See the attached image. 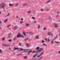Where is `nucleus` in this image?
Listing matches in <instances>:
<instances>
[{"label": "nucleus", "mask_w": 60, "mask_h": 60, "mask_svg": "<svg viewBox=\"0 0 60 60\" xmlns=\"http://www.w3.org/2000/svg\"><path fill=\"white\" fill-rule=\"evenodd\" d=\"M2 53V51L1 49H0V53Z\"/></svg>", "instance_id": "32"}, {"label": "nucleus", "mask_w": 60, "mask_h": 60, "mask_svg": "<svg viewBox=\"0 0 60 60\" xmlns=\"http://www.w3.org/2000/svg\"><path fill=\"white\" fill-rule=\"evenodd\" d=\"M22 33L23 35L24 36H26V33H25V32H23Z\"/></svg>", "instance_id": "12"}, {"label": "nucleus", "mask_w": 60, "mask_h": 60, "mask_svg": "<svg viewBox=\"0 0 60 60\" xmlns=\"http://www.w3.org/2000/svg\"><path fill=\"white\" fill-rule=\"evenodd\" d=\"M48 18L49 19H51V17H50V16H48Z\"/></svg>", "instance_id": "25"}, {"label": "nucleus", "mask_w": 60, "mask_h": 60, "mask_svg": "<svg viewBox=\"0 0 60 60\" xmlns=\"http://www.w3.org/2000/svg\"><path fill=\"white\" fill-rule=\"evenodd\" d=\"M42 57H40V58H39V59H38V60H41V59L42 58Z\"/></svg>", "instance_id": "22"}, {"label": "nucleus", "mask_w": 60, "mask_h": 60, "mask_svg": "<svg viewBox=\"0 0 60 60\" xmlns=\"http://www.w3.org/2000/svg\"><path fill=\"white\" fill-rule=\"evenodd\" d=\"M16 18H18V16H17V17H16Z\"/></svg>", "instance_id": "60"}, {"label": "nucleus", "mask_w": 60, "mask_h": 60, "mask_svg": "<svg viewBox=\"0 0 60 60\" xmlns=\"http://www.w3.org/2000/svg\"><path fill=\"white\" fill-rule=\"evenodd\" d=\"M31 11H28V12H27V13H28V14H29V13H31Z\"/></svg>", "instance_id": "24"}, {"label": "nucleus", "mask_w": 60, "mask_h": 60, "mask_svg": "<svg viewBox=\"0 0 60 60\" xmlns=\"http://www.w3.org/2000/svg\"><path fill=\"white\" fill-rule=\"evenodd\" d=\"M1 28V27L0 26V30H2V29L1 28Z\"/></svg>", "instance_id": "57"}, {"label": "nucleus", "mask_w": 60, "mask_h": 60, "mask_svg": "<svg viewBox=\"0 0 60 60\" xmlns=\"http://www.w3.org/2000/svg\"><path fill=\"white\" fill-rule=\"evenodd\" d=\"M25 25L26 27H28L29 26H30V24L27 22L26 23H25Z\"/></svg>", "instance_id": "3"}, {"label": "nucleus", "mask_w": 60, "mask_h": 60, "mask_svg": "<svg viewBox=\"0 0 60 60\" xmlns=\"http://www.w3.org/2000/svg\"><path fill=\"white\" fill-rule=\"evenodd\" d=\"M36 21H35L33 22V23H36Z\"/></svg>", "instance_id": "53"}, {"label": "nucleus", "mask_w": 60, "mask_h": 60, "mask_svg": "<svg viewBox=\"0 0 60 60\" xmlns=\"http://www.w3.org/2000/svg\"><path fill=\"white\" fill-rule=\"evenodd\" d=\"M3 45L4 46H5V47H9V45H7L6 44L5 45Z\"/></svg>", "instance_id": "11"}, {"label": "nucleus", "mask_w": 60, "mask_h": 60, "mask_svg": "<svg viewBox=\"0 0 60 60\" xmlns=\"http://www.w3.org/2000/svg\"><path fill=\"white\" fill-rule=\"evenodd\" d=\"M19 46H21V44L20 43L19 44Z\"/></svg>", "instance_id": "52"}, {"label": "nucleus", "mask_w": 60, "mask_h": 60, "mask_svg": "<svg viewBox=\"0 0 60 60\" xmlns=\"http://www.w3.org/2000/svg\"><path fill=\"white\" fill-rule=\"evenodd\" d=\"M38 28H40V26L39 25H38Z\"/></svg>", "instance_id": "38"}, {"label": "nucleus", "mask_w": 60, "mask_h": 60, "mask_svg": "<svg viewBox=\"0 0 60 60\" xmlns=\"http://www.w3.org/2000/svg\"><path fill=\"white\" fill-rule=\"evenodd\" d=\"M4 39H5L4 38H3L2 39V41H4Z\"/></svg>", "instance_id": "29"}, {"label": "nucleus", "mask_w": 60, "mask_h": 60, "mask_svg": "<svg viewBox=\"0 0 60 60\" xmlns=\"http://www.w3.org/2000/svg\"><path fill=\"white\" fill-rule=\"evenodd\" d=\"M8 41H9V42H11V39H9L8 40Z\"/></svg>", "instance_id": "35"}, {"label": "nucleus", "mask_w": 60, "mask_h": 60, "mask_svg": "<svg viewBox=\"0 0 60 60\" xmlns=\"http://www.w3.org/2000/svg\"><path fill=\"white\" fill-rule=\"evenodd\" d=\"M21 20H23V19L22 18L21 19Z\"/></svg>", "instance_id": "55"}, {"label": "nucleus", "mask_w": 60, "mask_h": 60, "mask_svg": "<svg viewBox=\"0 0 60 60\" xmlns=\"http://www.w3.org/2000/svg\"><path fill=\"white\" fill-rule=\"evenodd\" d=\"M44 54V52H42L40 55H38L37 56V57H39L40 56H41L42 55H43Z\"/></svg>", "instance_id": "6"}, {"label": "nucleus", "mask_w": 60, "mask_h": 60, "mask_svg": "<svg viewBox=\"0 0 60 60\" xmlns=\"http://www.w3.org/2000/svg\"><path fill=\"white\" fill-rule=\"evenodd\" d=\"M32 53H35V54H36V53H37V51H34L33 52H32Z\"/></svg>", "instance_id": "14"}, {"label": "nucleus", "mask_w": 60, "mask_h": 60, "mask_svg": "<svg viewBox=\"0 0 60 60\" xmlns=\"http://www.w3.org/2000/svg\"><path fill=\"white\" fill-rule=\"evenodd\" d=\"M43 29V30H45L46 29V28L45 27H44V28Z\"/></svg>", "instance_id": "40"}, {"label": "nucleus", "mask_w": 60, "mask_h": 60, "mask_svg": "<svg viewBox=\"0 0 60 60\" xmlns=\"http://www.w3.org/2000/svg\"><path fill=\"white\" fill-rule=\"evenodd\" d=\"M3 11H5V10H4Z\"/></svg>", "instance_id": "63"}, {"label": "nucleus", "mask_w": 60, "mask_h": 60, "mask_svg": "<svg viewBox=\"0 0 60 60\" xmlns=\"http://www.w3.org/2000/svg\"><path fill=\"white\" fill-rule=\"evenodd\" d=\"M43 45H44V46H47L44 43L43 44Z\"/></svg>", "instance_id": "39"}, {"label": "nucleus", "mask_w": 60, "mask_h": 60, "mask_svg": "<svg viewBox=\"0 0 60 60\" xmlns=\"http://www.w3.org/2000/svg\"><path fill=\"white\" fill-rule=\"evenodd\" d=\"M51 1V0H48V1H47L46 2V4H48L49 3V2H50Z\"/></svg>", "instance_id": "16"}, {"label": "nucleus", "mask_w": 60, "mask_h": 60, "mask_svg": "<svg viewBox=\"0 0 60 60\" xmlns=\"http://www.w3.org/2000/svg\"><path fill=\"white\" fill-rule=\"evenodd\" d=\"M39 47H36V50H39Z\"/></svg>", "instance_id": "15"}, {"label": "nucleus", "mask_w": 60, "mask_h": 60, "mask_svg": "<svg viewBox=\"0 0 60 60\" xmlns=\"http://www.w3.org/2000/svg\"><path fill=\"white\" fill-rule=\"evenodd\" d=\"M0 24H2V22L1 21H0Z\"/></svg>", "instance_id": "51"}, {"label": "nucleus", "mask_w": 60, "mask_h": 60, "mask_svg": "<svg viewBox=\"0 0 60 60\" xmlns=\"http://www.w3.org/2000/svg\"><path fill=\"white\" fill-rule=\"evenodd\" d=\"M37 54H36L34 56H33V58H34V57H35L36 56H37Z\"/></svg>", "instance_id": "18"}, {"label": "nucleus", "mask_w": 60, "mask_h": 60, "mask_svg": "<svg viewBox=\"0 0 60 60\" xmlns=\"http://www.w3.org/2000/svg\"><path fill=\"white\" fill-rule=\"evenodd\" d=\"M16 38H16V37H15L13 39V40L14 41L15 40Z\"/></svg>", "instance_id": "37"}, {"label": "nucleus", "mask_w": 60, "mask_h": 60, "mask_svg": "<svg viewBox=\"0 0 60 60\" xmlns=\"http://www.w3.org/2000/svg\"><path fill=\"white\" fill-rule=\"evenodd\" d=\"M28 39V38H26V39H25L24 40L25 41H26V40H27V39Z\"/></svg>", "instance_id": "44"}, {"label": "nucleus", "mask_w": 60, "mask_h": 60, "mask_svg": "<svg viewBox=\"0 0 60 60\" xmlns=\"http://www.w3.org/2000/svg\"><path fill=\"white\" fill-rule=\"evenodd\" d=\"M30 34L31 35H33V34H34V33L32 32L30 33Z\"/></svg>", "instance_id": "27"}, {"label": "nucleus", "mask_w": 60, "mask_h": 60, "mask_svg": "<svg viewBox=\"0 0 60 60\" xmlns=\"http://www.w3.org/2000/svg\"><path fill=\"white\" fill-rule=\"evenodd\" d=\"M17 38H19V37H22V38H24V36H22L21 34H20V32H19L18 33V34L17 35Z\"/></svg>", "instance_id": "2"}, {"label": "nucleus", "mask_w": 60, "mask_h": 60, "mask_svg": "<svg viewBox=\"0 0 60 60\" xmlns=\"http://www.w3.org/2000/svg\"><path fill=\"white\" fill-rule=\"evenodd\" d=\"M18 28V27L17 26H16L13 27L12 28V29H13V30H16V29H17Z\"/></svg>", "instance_id": "4"}, {"label": "nucleus", "mask_w": 60, "mask_h": 60, "mask_svg": "<svg viewBox=\"0 0 60 60\" xmlns=\"http://www.w3.org/2000/svg\"><path fill=\"white\" fill-rule=\"evenodd\" d=\"M57 35L56 36L55 38L53 39V41H54V40H55V39H56V38H57Z\"/></svg>", "instance_id": "21"}, {"label": "nucleus", "mask_w": 60, "mask_h": 60, "mask_svg": "<svg viewBox=\"0 0 60 60\" xmlns=\"http://www.w3.org/2000/svg\"><path fill=\"white\" fill-rule=\"evenodd\" d=\"M58 53H60V51H59L58 52Z\"/></svg>", "instance_id": "56"}, {"label": "nucleus", "mask_w": 60, "mask_h": 60, "mask_svg": "<svg viewBox=\"0 0 60 60\" xmlns=\"http://www.w3.org/2000/svg\"><path fill=\"white\" fill-rule=\"evenodd\" d=\"M56 17L57 18H58V17H59V15H56Z\"/></svg>", "instance_id": "42"}, {"label": "nucleus", "mask_w": 60, "mask_h": 60, "mask_svg": "<svg viewBox=\"0 0 60 60\" xmlns=\"http://www.w3.org/2000/svg\"><path fill=\"white\" fill-rule=\"evenodd\" d=\"M54 25L55 26V27H57V24L56 23H54Z\"/></svg>", "instance_id": "9"}, {"label": "nucleus", "mask_w": 60, "mask_h": 60, "mask_svg": "<svg viewBox=\"0 0 60 60\" xmlns=\"http://www.w3.org/2000/svg\"><path fill=\"white\" fill-rule=\"evenodd\" d=\"M42 43H44V41L43 40H42Z\"/></svg>", "instance_id": "45"}, {"label": "nucleus", "mask_w": 60, "mask_h": 60, "mask_svg": "<svg viewBox=\"0 0 60 60\" xmlns=\"http://www.w3.org/2000/svg\"><path fill=\"white\" fill-rule=\"evenodd\" d=\"M11 33H9V36H8V38H10L11 37Z\"/></svg>", "instance_id": "23"}, {"label": "nucleus", "mask_w": 60, "mask_h": 60, "mask_svg": "<svg viewBox=\"0 0 60 60\" xmlns=\"http://www.w3.org/2000/svg\"><path fill=\"white\" fill-rule=\"evenodd\" d=\"M39 37L38 36H35V38L36 39H39Z\"/></svg>", "instance_id": "10"}, {"label": "nucleus", "mask_w": 60, "mask_h": 60, "mask_svg": "<svg viewBox=\"0 0 60 60\" xmlns=\"http://www.w3.org/2000/svg\"><path fill=\"white\" fill-rule=\"evenodd\" d=\"M51 34V36H52L53 35V34Z\"/></svg>", "instance_id": "59"}, {"label": "nucleus", "mask_w": 60, "mask_h": 60, "mask_svg": "<svg viewBox=\"0 0 60 60\" xmlns=\"http://www.w3.org/2000/svg\"><path fill=\"white\" fill-rule=\"evenodd\" d=\"M9 26L8 25V26H7V27H9Z\"/></svg>", "instance_id": "61"}, {"label": "nucleus", "mask_w": 60, "mask_h": 60, "mask_svg": "<svg viewBox=\"0 0 60 60\" xmlns=\"http://www.w3.org/2000/svg\"><path fill=\"white\" fill-rule=\"evenodd\" d=\"M5 6V4L4 3H2L0 4V8H4Z\"/></svg>", "instance_id": "1"}, {"label": "nucleus", "mask_w": 60, "mask_h": 60, "mask_svg": "<svg viewBox=\"0 0 60 60\" xmlns=\"http://www.w3.org/2000/svg\"><path fill=\"white\" fill-rule=\"evenodd\" d=\"M60 30H59V31H58V32H59V33H60Z\"/></svg>", "instance_id": "58"}, {"label": "nucleus", "mask_w": 60, "mask_h": 60, "mask_svg": "<svg viewBox=\"0 0 60 60\" xmlns=\"http://www.w3.org/2000/svg\"><path fill=\"white\" fill-rule=\"evenodd\" d=\"M33 51L32 50H31L29 52H28V55H29V54H30V53H31V52H32Z\"/></svg>", "instance_id": "17"}, {"label": "nucleus", "mask_w": 60, "mask_h": 60, "mask_svg": "<svg viewBox=\"0 0 60 60\" xmlns=\"http://www.w3.org/2000/svg\"><path fill=\"white\" fill-rule=\"evenodd\" d=\"M26 46H29V44L27 43H26Z\"/></svg>", "instance_id": "33"}, {"label": "nucleus", "mask_w": 60, "mask_h": 60, "mask_svg": "<svg viewBox=\"0 0 60 60\" xmlns=\"http://www.w3.org/2000/svg\"><path fill=\"white\" fill-rule=\"evenodd\" d=\"M45 40L46 41H47V38H45Z\"/></svg>", "instance_id": "50"}, {"label": "nucleus", "mask_w": 60, "mask_h": 60, "mask_svg": "<svg viewBox=\"0 0 60 60\" xmlns=\"http://www.w3.org/2000/svg\"><path fill=\"white\" fill-rule=\"evenodd\" d=\"M54 41V40H52L51 41V43L52 44H54V42H53Z\"/></svg>", "instance_id": "19"}, {"label": "nucleus", "mask_w": 60, "mask_h": 60, "mask_svg": "<svg viewBox=\"0 0 60 60\" xmlns=\"http://www.w3.org/2000/svg\"><path fill=\"white\" fill-rule=\"evenodd\" d=\"M14 49H15V50H16L17 49H18V48L14 47Z\"/></svg>", "instance_id": "28"}, {"label": "nucleus", "mask_w": 60, "mask_h": 60, "mask_svg": "<svg viewBox=\"0 0 60 60\" xmlns=\"http://www.w3.org/2000/svg\"><path fill=\"white\" fill-rule=\"evenodd\" d=\"M18 5H19V4L17 3V4H15V6H18Z\"/></svg>", "instance_id": "20"}, {"label": "nucleus", "mask_w": 60, "mask_h": 60, "mask_svg": "<svg viewBox=\"0 0 60 60\" xmlns=\"http://www.w3.org/2000/svg\"><path fill=\"white\" fill-rule=\"evenodd\" d=\"M23 58L25 59H27V57L26 56H25V57H23Z\"/></svg>", "instance_id": "26"}, {"label": "nucleus", "mask_w": 60, "mask_h": 60, "mask_svg": "<svg viewBox=\"0 0 60 60\" xmlns=\"http://www.w3.org/2000/svg\"><path fill=\"white\" fill-rule=\"evenodd\" d=\"M60 12H59L58 11H57V14H59V13H60Z\"/></svg>", "instance_id": "49"}, {"label": "nucleus", "mask_w": 60, "mask_h": 60, "mask_svg": "<svg viewBox=\"0 0 60 60\" xmlns=\"http://www.w3.org/2000/svg\"><path fill=\"white\" fill-rule=\"evenodd\" d=\"M20 51H23V50H24V52H26V49H24L22 48H20Z\"/></svg>", "instance_id": "8"}, {"label": "nucleus", "mask_w": 60, "mask_h": 60, "mask_svg": "<svg viewBox=\"0 0 60 60\" xmlns=\"http://www.w3.org/2000/svg\"><path fill=\"white\" fill-rule=\"evenodd\" d=\"M48 41H50V40L49 39H48L47 40Z\"/></svg>", "instance_id": "46"}, {"label": "nucleus", "mask_w": 60, "mask_h": 60, "mask_svg": "<svg viewBox=\"0 0 60 60\" xmlns=\"http://www.w3.org/2000/svg\"><path fill=\"white\" fill-rule=\"evenodd\" d=\"M21 54L20 53H19L17 55V56H21Z\"/></svg>", "instance_id": "36"}, {"label": "nucleus", "mask_w": 60, "mask_h": 60, "mask_svg": "<svg viewBox=\"0 0 60 60\" xmlns=\"http://www.w3.org/2000/svg\"><path fill=\"white\" fill-rule=\"evenodd\" d=\"M25 6H26V5H27V4H25Z\"/></svg>", "instance_id": "54"}, {"label": "nucleus", "mask_w": 60, "mask_h": 60, "mask_svg": "<svg viewBox=\"0 0 60 60\" xmlns=\"http://www.w3.org/2000/svg\"><path fill=\"white\" fill-rule=\"evenodd\" d=\"M41 11H43V10L42 9H41Z\"/></svg>", "instance_id": "41"}, {"label": "nucleus", "mask_w": 60, "mask_h": 60, "mask_svg": "<svg viewBox=\"0 0 60 60\" xmlns=\"http://www.w3.org/2000/svg\"><path fill=\"white\" fill-rule=\"evenodd\" d=\"M46 11H49V9L48 8H47L46 9Z\"/></svg>", "instance_id": "34"}, {"label": "nucleus", "mask_w": 60, "mask_h": 60, "mask_svg": "<svg viewBox=\"0 0 60 60\" xmlns=\"http://www.w3.org/2000/svg\"><path fill=\"white\" fill-rule=\"evenodd\" d=\"M28 41H30V39H28Z\"/></svg>", "instance_id": "64"}, {"label": "nucleus", "mask_w": 60, "mask_h": 60, "mask_svg": "<svg viewBox=\"0 0 60 60\" xmlns=\"http://www.w3.org/2000/svg\"><path fill=\"white\" fill-rule=\"evenodd\" d=\"M9 6H13L14 5V4H9Z\"/></svg>", "instance_id": "13"}, {"label": "nucleus", "mask_w": 60, "mask_h": 60, "mask_svg": "<svg viewBox=\"0 0 60 60\" xmlns=\"http://www.w3.org/2000/svg\"><path fill=\"white\" fill-rule=\"evenodd\" d=\"M32 19H35V18H34V17H32Z\"/></svg>", "instance_id": "48"}, {"label": "nucleus", "mask_w": 60, "mask_h": 60, "mask_svg": "<svg viewBox=\"0 0 60 60\" xmlns=\"http://www.w3.org/2000/svg\"><path fill=\"white\" fill-rule=\"evenodd\" d=\"M9 15H10V14H9V13H8V14H7V16H9Z\"/></svg>", "instance_id": "43"}, {"label": "nucleus", "mask_w": 60, "mask_h": 60, "mask_svg": "<svg viewBox=\"0 0 60 60\" xmlns=\"http://www.w3.org/2000/svg\"><path fill=\"white\" fill-rule=\"evenodd\" d=\"M51 33L50 31H49L47 32V34L48 36H50L51 35Z\"/></svg>", "instance_id": "5"}, {"label": "nucleus", "mask_w": 60, "mask_h": 60, "mask_svg": "<svg viewBox=\"0 0 60 60\" xmlns=\"http://www.w3.org/2000/svg\"><path fill=\"white\" fill-rule=\"evenodd\" d=\"M8 21V19H6L4 21V22H6V21Z\"/></svg>", "instance_id": "30"}, {"label": "nucleus", "mask_w": 60, "mask_h": 60, "mask_svg": "<svg viewBox=\"0 0 60 60\" xmlns=\"http://www.w3.org/2000/svg\"><path fill=\"white\" fill-rule=\"evenodd\" d=\"M42 48H41L39 50L37 51V53L38 52L39 53L40 52H41V50H42Z\"/></svg>", "instance_id": "7"}, {"label": "nucleus", "mask_w": 60, "mask_h": 60, "mask_svg": "<svg viewBox=\"0 0 60 60\" xmlns=\"http://www.w3.org/2000/svg\"><path fill=\"white\" fill-rule=\"evenodd\" d=\"M23 22V21H20V23L21 24H22Z\"/></svg>", "instance_id": "31"}, {"label": "nucleus", "mask_w": 60, "mask_h": 60, "mask_svg": "<svg viewBox=\"0 0 60 60\" xmlns=\"http://www.w3.org/2000/svg\"><path fill=\"white\" fill-rule=\"evenodd\" d=\"M9 49L10 50H11V49L10 48H9Z\"/></svg>", "instance_id": "62"}, {"label": "nucleus", "mask_w": 60, "mask_h": 60, "mask_svg": "<svg viewBox=\"0 0 60 60\" xmlns=\"http://www.w3.org/2000/svg\"><path fill=\"white\" fill-rule=\"evenodd\" d=\"M56 42V43H60V42H57V41H56V42L55 41V42Z\"/></svg>", "instance_id": "47"}]
</instances>
